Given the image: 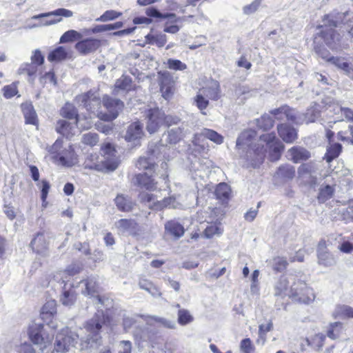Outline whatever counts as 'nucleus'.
<instances>
[{
  "mask_svg": "<svg viewBox=\"0 0 353 353\" xmlns=\"http://www.w3.org/2000/svg\"><path fill=\"white\" fill-rule=\"evenodd\" d=\"M192 143L194 145V150L199 152L206 153L209 150L206 137H204L202 131L201 133L194 135Z\"/></svg>",
  "mask_w": 353,
  "mask_h": 353,
  "instance_id": "34",
  "label": "nucleus"
},
{
  "mask_svg": "<svg viewBox=\"0 0 353 353\" xmlns=\"http://www.w3.org/2000/svg\"><path fill=\"white\" fill-rule=\"evenodd\" d=\"M318 168L314 163L309 162L303 163L298 169L299 177L303 179L314 178Z\"/></svg>",
  "mask_w": 353,
  "mask_h": 353,
  "instance_id": "29",
  "label": "nucleus"
},
{
  "mask_svg": "<svg viewBox=\"0 0 353 353\" xmlns=\"http://www.w3.org/2000/svg\"><path fill=\"white\" fill-rule=\"evenodd\" d=\"M288 157L294 163L305 161L310 157V153L301 147H293L288 151Z\"/></svg>",
  "mask_w": 353,
  "mask_h": 353,
  "instance_id": "26",
  "label": "nucleus"
},
{
  "mask_svg": "<svg viewBox=\"0 0 353 353\" xmlns=\"http://www.w3.org/2000/svg\"><path fill=\"white\" fill-rule=\"evenodd\" d=\"M83 37L82 34L79 32L70 30L66 31L60 38L59 42L61 43H65L68 42H72L75 40L81 39Z\"/></svg>",
  "mask_w": 353,
  "mask_h": 353,
  "instance_id": "50",
  "label": "nucleus"
},
{
  "mask_svg": "<svg viewBox=\"0 0 353 353\" xmlns=\"http://www.w3.org/2000/svg\"><path fill=\"white\" fill-rule=\"evenodd\" d=\"M325 339V337L323 334H317L310 339L307 338L305 341L307 345L310 346L314 350H319L323 345Z\"/></svg>",
  "mask_w": 353,
  "mask_h": 353,
  "instance_id": "47",
  "label": "nucleus"
},
{
  "mask_svg": "<svg viewBox=\"0 0 353 353\" xmlns=\"http://www.w3.org/2000/svg\"><path fill=\"white\" fill-rule=\"evenodd\" d=\"M101 156L97 153L88 154L84 161L85 168L98 171L116 170L119 160L114 147L110 143L101 146Z\"/></svg>",
  "mask_w": 353,
  "mask_h": 353,
  "instance_id": "3",
  "label": "nucleus"
},
{
  "mask_svg": "<svg viewBox=\"0 0 353 353\" xmlns=\"http://www.w3.org/2000/svg\"><path fill=\"white\" fill-rule=\"evenodd\" d=\"M230 188L225 183H219L216 186L214 192L216 198L222 201L228 200L230 197Z\"/></svg>",
  "mask_w": 353,
  "mask_h": 353,
  "instance_id": "42",
  "label": "nucleus"
},
{
  "mask_svg": "<svg viewBox=\"0 0 353 353\" xmlns=\"http://www.w3.org/2000/svg\"><path fill=\"white\" fill-rule=\"evenodd\" d=\"M101 46V41L96 39H86L77 42L76 50L83 54H88L97 50Z\"/></svg>",
  "mask_w": 353,
  "mask_h": 353,
  "instance_id": "20",
  "label": "nucleus"
},
{
  "mask_svg": "<svg viewBox=\"0 0 353 353\" xmlns=\"http://www.w3.org/2000/svg\"><path fill=\"white\" fill-rule=\"evenodd\" d=\"M161 92L162 97L168 100L170 99L174 92V82L172 76L168 72L161 73Z\"/></svg>",
  "mask_w": 353,
  "mask_h": 353,
  "instance_id": "18",
  "label": "nucleus"
},
{
  "mask_svg": "<svg viewBox=\"0 0 353 353\" xmlns=\"http://www.w3.org/2000/svg\"><path fill=\"white\" fill-rule=\"evenodd\" d=\"M145 321L150 325H153V323H157L164 327L170 329H173L175 327V323L174 321L157 316H148L145 318Z\"/></svg>",
  "mask_w": 353,
  "mask_h": 353,
  "instance_id": "41",
  "label": "nucleus"
},
{
  "mask_svg": "<svg viewBox=\"0 0 353 353\" xmlns=\"http://www.w3.org/2000/svg\"><path fill=\"white\" fill-rule=\"evenodd\" d=\"M259 141L263 143L264 154L267 151V149H269V155L271 161H274L280 159L284 146L283 143L276 138L274 133L261 135Z\"/></svg>",
  "mask_w": 353,
  "mask_h": 353,
  "instance_id": "9",
  "label": "nucleus"
},
{
  "mask_svg": "<svg viewBox=\"0 0 353 353\" xmlns=\"http://www.w3.org/2000/svg\"><path fill=\"white\" fill-rule=\"evenodd\" d=\"M81 142L87 145L93 147L99 142V136L94 132H87L82 135Z\"/></svg>",
  "mask_w": 353,
  "mask_h": 353,
  "instance_id": "55",
  "label": "nucleus"
},
{
  "mask_svg": "<svg viewBox=\"0 0 353 353\" xmlns=\"http://www.w3.org/2000/svg\"><path fill=\"white\" fill-rule=\"evenodd\" d=\"M143 135V125L139 121H135L128 126L125 138L128 141H135L139 140Z\"/></svg>",
  "mask_w": 353,
  "mask_h": 353,
  "instance_id": "24",
  "label": "nucleus"
},
{
  "mask_svg": "<svg viewBox=\"0 0 353 353\" xmlns=\"http://www.w3.org/2000/svg\"><path fill=\"white\" fill-rule=\"evenodd\" d=\"M134 183L142 190L154 191L157 189V182L152 174L148 172L140 173L135 175Z\"/></svg>",
  "mask_w": 353,
  "mask_h": 353,
  "instance_id": "14",
  "label": "nucleus"
},
{
  "mask_svg": "<svg viewBox=\"0 0 353 353\" xmlns=\"http://www.w3.org/2000/svg\"><path fill=\"white\" fill-rule=\"evenodd\" d=\"M276 174L284 179H292L295 176V169L291 165H281L278 168Z\"/></svg>",
  "mask_w": 353,
  "mask_h": 353,
  "instance_id": "44",
  "label": "nucleus"
},
{
  "mask_svg": "<svg viewBox=\"0 0 353 353\" xmlns=\"http://www.w3.org/2000/svg\"><path fill=\"white\" fill-rule=\"evenodd\" d=\"M348 14V12H339L333 11L325 17L323 19L324 26H328L330 28H325L320 34L326 45L330 48L336 50L340 41L339 34L335 32L333 28L345 23V17Z\"/></svg>",
  "mask_w": 353,
  "mask_h": 353,
  "instance_id": "5",
  "label": "nucleus"
},
{
  "mask_svg": "<svg viewBox=\"0 0 353 353\" xmlns=\"http://www.w3.org/2000/svg\"><path fill=\"white\" fill-rule=\"evenodd\" d=\"M270 114L274 115L278 120L286 119L296 124H301L303 121L301 118H296V112L287 105L274 109L270 111Z\"/></svg>",
  "mask_w": 353,
  "mask_h": 353,
  "instance_id": "15",
  "label": "nucleus"
},
{
  "mask_svg": "<svg viewBox=\"0 0 353 353\" xmlns=\"http://www.w3.org/2000/svg\"><path fill=\"white\" fill-rule=\"evenodd\" d=\"M223 231L220 222H208V225L204 230V235L206 238H212L214 236H219Z\"/></svg>",
  "mask_w": 353,
  "mask_h": 353,
  "instance_id": "35",
  "label": "nucleus"
},
{
  "mask_svg": "<svg viewBox=\"0 0 353 353\" xmlns=\"http://www.w3.org/2000/svg\"><path fill=\"white\" fill-rule=\"evenodd\" d=\"M165 232L175 239H179L184 234L185 229L178 221L170 220L165 223Z\"/></svg>",
  "mask_w": 353,
  "mask_h": 353,
  "instance_id": "27",
  "label": "nucleus"
},
{
  "mask_svg": "<svg viewBox=\"0 0 353 353\" xmlns=\"http://www.w3.org/2000/svg\"><path fill=\"white\" fill-rule=\"evenodd\" d=\"M105 315L102 310H98L94 316L88 321L78 332H72L68 327H62L56 335L54 350L61 353L68 352L80 340L81 350L97 349L101 344L100 330L105 323Z\"/></svg>",
  "mask_w": 353,
  "mask_h": 353,
  "instance_id": "1",
  "label": "nucleus"
},
{
  "mask_svg": "<svg viewBox=\"0 0 353 353\" xmlns=\"http://www.w3.org/2000/svg\"><path fill=\"white\" fill-rule=\"evenodd\" d=\"M62 148V141L57 140L50 148V152L54 154L53 159L58 164L65 167H72L78 163L77 155L73 148L69 146L68 148Z\"/></svg>",
  "mask_w": 353,
  "mask_h": 353,
  "instance_id": "6",
  "label": "nucleus"
},
{
  "mask_svg": "<svg viewBox=\"0 0 353 353\" xmlns=\"http://www.w3.org/2000/svg\"><path fill=\"white\" fill-rule=\"evenodd\" d=\"M22 110L26 123L37 125L38 123L37 114L31 105H23Z\"/></svg>",
  "mask_w": 353,
  "mask_h": 353,
  "instance_id": "39",
  "label": "nucleus"
},
{
  "mask_svg": "<svg viewBox=\"0 0 353 353\" xmlns=\"http://www.w3.org/2000/svg\"><path fill=\"white\" fill-rule=\"evenodd\" d=\"M289 279L285 276H281L279 281L276 283L274 287L275 296H288L289 291L288 286L289 284Z\"/></svg>",
  "mask_w": 353,
  "mask_h": 353,
  "instance_id": "37",
  "label": "nucleus"
},
{
  "mask_svg": "<svg viewBox=\"0 0 353 353\" xmlns=\"http://www.w3.org/2000/svg\"><path fill=\"white\" fill-rule=\"evenodd\" d=\"M145 14L149 17L159 18V19H174L176 18L175 14H162L157 9L154 7L148 8L145 10Z\"/></svg>",
  "mask_w": 353,
  "mask_h": 353,
  "instance_id": "51",
  "label": "nucleus"
},
{
  "mask_svg": "<svg viewBox=\"0 0 353 353\" xmlns=\"http://www.w3.org/2000/svg\"><path fill=\"white\" fill-rule=\"evenodd\" d=\"M256 137V131L248 130L243 132L236 140V147L239 150L246 151V159L253 168L261 165L264 159L263 143H254Z\"/></svg>",
  "mask_w": 353,
  "mask_h": 353,
  "instance_id": "4",
  "label": "nucleus"
},
{
  "mask_svg": "<svg viewBox=\"0 0 353 353\" xmlns=\"http://www.w3.org/2000/svg\"><path fill=\"white\" fill-rule=\"evenodd\" d=\"M319 263L325 266H331L336 263L333 255L327 250L326 243L322 240L319 243L317 248Z\"/></svg>",
  "mask_w": 353,
  "mask_h": 353,
  "instance_id": "19",
  "label": "nucleus"
},
{
  "mask_svg": "<svg viewBox=\"0 0 353 353\" xmlns=\"http://www.w3.org/2000/svg\"><path fill=\"white\" fill-rule=\"evenodd\" d=\"M145 40L148 43L156 45L158 47H163L167 42L166 35L165 34H152L150 33L145 36Z\"/></svg>",
  "mask_w": 353,
  "mask_h": 353,
  "instance_id": "40",
  "label": "nucleus"
},
{
  "mask_svg": "<svg viewBox=\"0 0 353 353\" xmlns=\"http://www.w3.org/2000/svg\"><path fill=\"white\" fill-rule=\"evenodd\" d=\"M77 101L87 111L96 115L101 120L110 121L115 119L119 112L123 110V103L119 99H112L108 96L103 98V104L108 110V113L100 112L101 99L99 94L96 91L90 90L76 97Z\"/></svg>",
  "mask_w": 353,
  "mask_h": 353,
  "instance_id": "2",
  "label": "nucleus"
},
{
  "mask_svg": "<svg viewBox=\"0 0 353 353\" xmlns=\"http://www.w3.org/2000/svg\"><path fill=\"white\" fill-rule=\"evenodd\" d=\"M147 117L146 128L150 134L157 132L165 123V113L158 108L149 110Z\"/></svg>",
  "mask_w": 353,
  "mask_h": 353,
  "instance_id": "12",
  "label": "nucleus"
},
{
  "mask_svg": "<svg viewBox=\"0 0 353 353\" xmlns=\"http://www.w3.org/2000/svg\"><path fill=\"white\" fill-rule=\"evenodd\" d=\"M329 62L336 65L337 68L343 70L346 73H350V67L349 63L344 61V59L332 57L329 59Z\"/></svg>",
  "mask_w": 353,
  "mask_h": 353,
  "instance_id": "59",
  "label": "nucleus"
},
{
  "mask_svg": "<svg viewBox=\"0 0 353 353\" xmlns=\"http://www.w3.org/2000/svg\"><path fill=\"white\" fill-rule=\"evenodd\" d=\"M261 4V0H254L251 3L243 7L244 14L250 15L258 10Z\"/></svg>",
  "mask_w": 353,
  "mask_h": 353,
  "instance_id": "63",
  "label": "nucleus"
},
{
  "mask_svg": "<svg viewBox=\"0 0 353 353\" xmlns=\"http://www.w3.org/2000/svg\"><path fill=\"white\" fill-rule=\"evenodd\" d=\"M334 193V188L329 185L322 186L319 190L318 195V201L320 203H324L327 199H330Z\"/></svg>",
  "mask_w": 353,
  "mask_h": 353,
  "instance_id": "52",
  "label": "nucleus"
},
{
  "mask_svg": "<svg viewBox=\"0 0 353 353\" xmlns=\"http://www.w3.org/2000/svg\"><path fill=\"white\" fill-rule=\"evenodd\" d=\"M57 313V303L54 300L47 301L41 309V319L46 321L48 318L54 316Z\"/></svg>",
  "mask_w": 353,
  "mask_h": 353,
  "instance_id": "36",
  "label": "nucleus"
},
{
  "mask_svg": "<svg viewBox=\"0 0 353 353\" xmlns=\"http://www.w3.org/2000/svg\"><path fill=\"white\" fill-rule=\"evenodd\" d=\"M335 313L341 317H353V308L345 305H338Z\"/></svg>",
  "mask_w": 353,
  "mask_h": 353,
  "instance_id": "60",
  "label": "nucleus"
},
{
  "mask_svg": "<svg viewBox=\"0 0 353 353\" xmlns=\"http://www.w3.org/2000/svg\"><path fill=\"white\" fill-rule=\"evenodd\" d=\"M241 353H254L255 347L248 338L243 339L240 343Z\"/></svg>",
  "mask_w": 353,
  "mask_h": 353,
  "instance_id": "61",
  "label": "nucleus"
},
{
  "mask_svg": "<svg viewBox=\"0 0 353 353\" xmlns=\"http://www.w3.org/2000/svg\"><path fill=\"white\" fill-rule=\"evenodd\" d=\"M184 134L183 129L180 127H176L168 130L167 133L163 134V137H165L167 143L175 144L183 139Z\"/></svg>",
  "mask_w": 353,
  "mask_h": 353,
  "instance_id": "31",
  "label": "nucleus"
},
{
  "mask_svg": "<svg viewBox=\"0 0 353 353\" xmlns=\"http://www.w3.org/2000/svg\"><path fill=\"white\" fill-rule=\"evenodd\" d=\"M342 150V146L340 143L331 144L327 149V152L325 155V159L327 162L332 161L334 159L339 157Z\"/></svg>",
  "mask_w": 353,
  "mask_h": 353,
  "instance_id": "46",
  "label": "nucleus"
},
{
  "mask_svg": "<svg viewBox=\"0 0 353 353\" xmlns=\"http://www.w3.org/2000/svg\"><path fill=\"white\" fill-rule=\"evenodd\" d=\"M269 264L276 272H282L288 265L287 261L283 257L276 256L269 261Z\"/></svg>",
  "mask_w": 353,
  "mask_h": 353,
  "instance_id": "48",
  "label": "nucleus"
},
{
  "mask_svg": "<svg viewBox=\"0 0 353 353\" xmlns=\"http://www.w3.org/2000/svg\"><path fill=\"white\" fill-rule=\"evenodd\" d=\"M343 331V324L340 322L331 323L327 328V335L332 339H336L341 336Z\"/></svg>",
  "mask_w": 353,
  "mask_h": 353,
  "instance_id": "45",
  "label": "nucleus"
},
{
  "mask_svg": "<svg viewBox=\"0 0 353 353\" xmlns=\"http://www.w3.org/2000/svg\"><path fill=\"white\" fill-rule=\"evenodd\" d=\"M194 101L196 103L197 108L201 111L205 110L209 105L208 98L200 92H199L196 96L195 97Z\"/></svg>",
  "mask_w": 353,
  "mask_h": 353,
  "instance_id": "62",
  "label": "nucleus"
},
{
  "mask_svg": "<svg viewBox=\"0 0 353 353\" xmlns=\"http://www.w3.org/2000/svg\"><path fill=\"white\" fill-rule=\"evenodd\" d=\"M198 166H195L197 171L207 174L213 166V162L207 157H201L198 160Z\"/></svg>",
  "mask_w": 353,
  "mask_h": 353,
  "instance_id": "53",
  "label": "nucleus"
},
{
  "mask_svg": "<svg viewBox=\"0 0 353 353\" xmlns=\"http://www.w3.org/2000/svg\"><path fill=\"white\" fill-rule=\"evenodd\" d=\"M320 116V110L319 109V105L314 104L310 108H308L305 114H298L296 112V118H301L303 123H312L314 122Z\"/></svg>",
  "mask_w": 353,
  "mask_h": 353,
  "instance_id": "28",
  "label": "nucleus"
},
{
  "mask_svg": "<svg viewBox=\"0 0 353 353\" xmlns=\"http://www.w3.org/2000/svg\"><path fill=\"white\" fill-rule=\"evenodd\" d=\"M37 72V65L33 63H24L21 65L18 70L19 74H27L29 77L30 81H33L35 78V74Z\"/></svg>",
  "mask_w": 353,
  "mask_h": 353,
  "instance_id": "38",
  "label": "nucleus"
},
{
  "mask_svg": "<svg viewBox=\"0 0 353 353\" xmlns=\"http://www.w3.org/2000/svg\"><path fill=\"white\" fill-rule=\"evenodd\" d=\"M277 131L279 137L287 143H292L297 139L296 130L287 123L279 125Z\"/></svg>",
  "mask_w": 353,
  "mask_h": 353,
  "instance_id": "22",
  "label": "nucleus"
},
{
  "mask_svg": "<svg viewBox=\"0 0 353 353\" xmlns=\"http://www.w3.org/2000/svg\"><path fill=\"white\" fill-rule=\"evenodd\" d=\"M339 139L353 144V125L349 126V130L345 132L341 131L338 133Z\"/></svg>",
  "mask_w": 353,
  "mask_h": 353,
  "instance_id": "64",
  "label": "nucleus"
},
{
  "mask_svg": "<svg viewBox=\"0 0 353 353\" xmlns=\"http://www.w3.org/2000/svg\"><path fill=\"white\" fill-rule=\"evenodd\" d=\"M81 285H82L85 289H82V293L85 295H90L91 296V298L92 299V302L94 304L97 305H103L104 302L101 296H99L98 294L95 295V293H97V283L96 280L94 278H89L86 280H83L80 283Z\"/></svg>",
  "mask_w": 353,
  "mask_h": 353,
  "instance_id": "17",
  "label": "nucleus"
},
{
  "mask_svg": "<svg viewBox=\"0 0 353 353\" xmlns=\"http://www.w3.org/2000/svg\"><path fill=\"white\" fill-rule=\"evenodd\" d=\"M82 270V265L80 264H71L66 270H60L54 275V279L57 282L66 283L68 281V277L79 273Z\"/></svg>",
  "mask_w": 353,
  "mask_h": 353,
  "instance_id": "21",
  "label": "nucleus"
},
{
  "mask_svg": "<svg viewBox=\"0 0 353 353\" xmlns=\"http://www.w3.org/2000/svg\"><path fill=\"white\" fill-rule=\"evenodd\" d=\"M194 320L190 312L185 309H180L178 312V322L180 325H185Z\"/></svg>",
  "mask_w": 353,
  "mask_h": 353,
  "instance_id": "56",
  "label": "nucleus"
},
{
  "mask_svg": "<svg viewBox=\"0 0 353 353\" xmlns=\"http://www.w3.org/2000/svg\"><path fill=\"white\" fill-rule=\"evenodd\" d=\"M288 296L294 301L307 305L312 303L315 299V294L313 289L301 280L293 282L290 287Z\"/></svg>",
  "mask_w": 353,
  "mask_h": 353,
  "instance_id": "8",
  "label": "nucleus"
},
{
  "mask_svg": "<svg viewBox=\"0 0 353 353\" xmlns=\"http://www.w3.org/2000/svg\"><path fill=\"white\" fill-rule=\"evenodd\" d=\"M28 334L34 344L43 345V347L50 344L54 337L53 333L50 334L46 332L44 325L36 323L30 325Z\"/></svg>",
  "mask_w": 353,
  "mask_h": 353,
  "instance_id": "10",
  "label": "nucleus"
},
{
  "mask_svg": "<svg viewBox=\"0 0 353 353\" xmlns=\"http://www.w3.org/2000/svg\"><path fill=\"white\" fill-rule=\"evenodd\" d=\"M90 125L91 124L89 123L86 128H89ZM77 126H79L80 128L83 127L81 124L80 119H76V121H73L72 122L61 119L57 121L56 129L57 132L67 138H70L76 133V128ZM83 128H85V126H83Z\"/></svg>",
  "mask_w": 353,
  "mask_h": 353,
  "instance_id": "13",
  "label": "nucleus"
},
{
  "mask_svg": "<svg viewBox=\"0 0 353 353\" xmlns=\"http://www.w3.org/2000/svg\"><path fill=\"white\" fill-rule=\"evenodd\" d=\"M115 203L118 209L123 212L131 211L134 205L130 197L123 194L118 195L115 199Z\"/></svg>",
  "mask_w": 353,
  "mask_h": 353,
  "instance_id": "33",
  "label": "nucleus"
},
{
  "mask_svg": "<svg viewBox=\"0 0 353 353\" xmlns=\"http://www.w3.org/2000/svg\"><path fill=\"white\" fill-rule=\"evenodd\" d=\"M199 92L208 99L216 101L221 97L220 85L216 81H211L207 86L201 88Z\"/></svg>",
  "mask_w": 353,
  "mask_h": 353,
  "instance_id": "23",
  "label": "nucleus"
},
{
  "mask_svg": "<svg viewBox=\"0 0 353 353\" xmlns=\"http://www.w3.org/2000/svg\"><path fill=\"white\" fill-rule=\"evenodd\" d=\"M274 120L268 114L263 115L260 119H257V125L260 128L268 130L274 125Z\"/></svg>",
  "mask_w": 353,
  "mask_h": 353,
  "instance_id": "58",
  "label": "nucleus"
},
{
  "mask_svg": "<svg viewBox=\"0 0 353 353\" xmlns=\"http://www.w3.org/2000/svg\"><path fill=\"white\" fill-rule=\"evenodd\" d=\"M70 52L69 48L59 46L48 54V59L49 61H61L67 59Z\"/></svg>",
  "mask_w": 353,
  "mask_h": 353,
  "instance_id": "30",
  "label": "nucleus"
},
{
  "mask_svg": "<svg viewBox=\"0 0 353 353\" xmlns=\"http://www.w3.org/2000/svg\"><path fill=\"white\" fill-rule=\"evenodd\" d=\"M139 286L140 288L147 291L152 296L157 297L161 295L159 290L147 279H140Z\"/></svg>",
  "mask_w": 353,
  "mask_h": 353,
  "instance_id": "43",
  "label": "nucleus"
},
{
  "mask_svg": "<svg viewBox=\"0 0 353 353\" xmlns=\"http://www.w3.org/2000/svg\"><path fill=\"white\" fill-rule=\"evenodd\" d=\"M67 285L68 284L65 283L60 301L65 306H71L74 303L77 296L74 290L71 288V285H70L69 288H67Z\"/></svg>",
  "mask_w": 353,
  "mask_h": 353,
  "instance_id": "32",
  "label": "nucleus"
},
{
  "mask_svg": "<svg viewBox=\"0 0 353 353\" xmlns=\"http://www.w3.org/2000/svg\"><path fill=\"white\" fill-rule=\"evenodd\" d=\"M50 235L47 232H38L30 242V247L37 254H45L48 250Z\"/></svg>",
  "mask_w": 353,
  "mask_h": 353,
  "instance_id": "16",
  "label": "nucleus"
},
{
  "mask_svg": "<svg viewBox=\"0 0 353 353\" xmlns=\"http://www.w3.org/2000/svg\"><path fill=\"white\" fill-rule=\"evenodd\" d=\"M73 15V12L65 8H59L52 12L42 13L37 15H34L31 17V19L37 20L39 19V22L38 26L39 27L48 26L56 24L61 21V18L57 19L44 20L43 18L50 16H60L64 17H70Z\"/></svg>",
  "mask_w": 353,
  "mask_h": 353,
  "instance_id": "11",
  "label": "nucleus"
},
{
  "mask_svg": "<svg viewBox=\"0 0 353 353\" xmlns=\"http://www.w3.org/2000/svg\"><path fill=\"white\" fill-rule=\"evenodd\" d=\"M139 199L141 203L148 205V207L153 210H162L164 208H179L181 204L174 196L164 198L158 201L157 197L152 193L141 192L139 194Z\"/></svg>",
  "mask_w": 353,
  "mask_h": 353,
  "instance_id": "7",
  "label": "nucleus"
},
{
  "mask_svg": "<svg viewBox=\"0 0 353 353\" xmlns=\"http://www.w3.org/2000/svg\"><path fill=\"white\" fill-rule=\"evenodd\" d=\"M136 166L139 170H152L154 169L155 164L150 158L140 157Z\"/></svg>",
  "mask_w": 353,
  "mask_h": 353,
  "instance_id": "57",
  "label": "nucleus"
},
{
  "mask_svg": "<svg viewBox=\"0 0 353 353\" xmlns=\"http://www.w3.org/2000/svg\"><path fill=\"white\" fill-rule=\"evenodd\" d=\"M115 227L121 233H128L129 234H134L137 230V223L133 219H122L117 221L114 224Z\"/></svg>",
  "mask_w": 353,
  "mask_h": 353,
  "instance_id": "25",
  "label": "nucleus"
},
{
  "mask_svg": "<svg viewBox=\"0 0 353 353\" xmlns=\"http://www.w3.org/2000/svg\"><path fill=\"white\" fill-rule=\"evenodd\" d=\"M203 134L206 139L213 141L216 144H221L223 142V137L218 132L214 130L204 128L203 130Z\"/></svg>",
  "mask_w": 353,
  "mask_h": 353,
  "instance_id": "54",
  "label": "nucleus"
},
{
  "mask_svg": "<svg viewBox=\"0 0 353 353\" xmlns=\"http://www.w3.org/2000/svg\"><path fill=\"white\" fill-rule=\"evenodd\" d=\"M61 114L63 117L73 121L79 119L75 108L70 103H66L65 106L61 108Z\"/></svg>",
  "mask_w": 353,
  "mask_h": 353,
  "instance_id": "49",
  "label": "nucleus"
}]
</instances>
